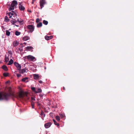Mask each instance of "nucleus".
<instances>
[{
    "mask_svg": "<svg viewBox=\"0 0 134 134\" xmlns=\"http://www.w3.org/2000/svg\"><path fill=\"white\" fill-rule=\"evenodd\" d=\"M42 115V110H41V114H40V115L41 116Z\"/></svg>",
    "mask_w": 134,
    "mask_h": 134,
    "instance_id": "nucleus-42",
    "label": "nucleus"
},
{
    "mask_svg": "<svg viewBox=\"0 0 134 134\" xmlns=\"http://www.w3.org/2000/svg\"><path fill=\"white\" fill-rule=\"evenodd\" d=\"M45 116V115L44 114H43V113L42 112V116L44 117Z\"/></svg>",
    "mask_w": 134,
    "mask_h": 134,
    "instance_id": "nucleus-41",
    "label": "nucleus"
},
{
    "mask_svg": "<svg viewBox=\"0 0 134 134\" xmlns=\"http://www.w3.org/2000/svg\"><path fill=\"white\" fill-rule=\"evenodd\" d=\"M40 5L41 6V8H42V0H41L40 2Z\"/></svg>",
    "mask_w": 134,
    "mask_h": 134,
    "instance_id": "nucleus-35",
    "label": "nucleus"
},
{
    "mask_svg": "<svg viewBox=\"0 0 134 134\" xmlns=\"http://www.w3.org/2000/svg\"><path fill=\"white\" fill-rule=\"evenodd\" d=\"M28 12H30V13L31 12V10H28Z\"/></svg>",
    "mask_w": 134,
    "mask_h": 134,
    "instance_id": "nucleus-44",
    "label": "nucleus"
},
{
    "mask_svg": "<svg viewBox=\"0 0 134 134\" xmlns=\"http://www.w3.org/2000/svg\"><path fill=\"white\" fill-rule=\"evenodd\" d=\"M28 78L27 77H25L23 78L22 79V81L24 82H25V81L28 79Z\"/></svg>",
    "mask_w": 134,
    "mask_h": 134,
    "instance_id": "nucleus-30",
    "label": "nucleus"
},
{
    "mask_svg": "<svg viewBox=\"0 0 134 134\" xmlns=\"http://www.w3.org/2000/svg\"><path fill=\"white\" fill-rule=\"evenodd\" d=\"M15 25L16 26H17V27H18L19 26L18 25Z\"/></svg>",
    "mask_w": 134,
    "mask_h": 134,
    "instance_id": "nucleus-47",
    "label": "nucleus"
},
{
    "mask_svg": "<svg viewBox=\"0 0 134 134\" xmlns=\"http://www.w3.org/2000/svg\"><path fill=\"white\" fill-rule=\"evenodd\" d=\"M41 104H40V103H38L37 102V105L38 106H40Z\"/></svg>",
    "mask_w": 134,
    "mask_h": 134,
    "instance_id": "nucleus-40",
    "label": "nucleus"
},
{
    "mask_svg": "<svg viewBox=\"0 0 134 134\" xmlns=\"http://www.w3.org/2000/svg\"><path fill=\"white\" fill-rule=\"evenodd\" d=\"M30 38V37L28 36H25L23 38V41H26L28 40H29Z\"/></svg>",
    "mask_w": 134,
    "mask_h": 134,
    "instance_id": "nucleus-18",
    "label": "nucleus"
},
{
    "mask_svg": "<svg viewBox=\"0 0 134 134\" xmlns=\"http://www.w3.org/2000/svg\"><path fill=\"white\" fill-rule=\"evenodd\" d=\"M53 121L54 122V124L56 125H57V126H59V124L57 123L55 121V120L54 119H53Z\"/></svg>",
    "mask_w": 134,
    "mask_h": 134,
    "instance_id": "nucleus-21",
    "label": "nucleus"
},
{
    "mask_svg": "<svg viewBox=\"0 0 134 134\" xmlns=\"http://www.w3.org/2000/svg\"><path fill=\"white\" fill-rule=\"evenodd\" d=\"M31 88L32 91L36 93H40L42 91V90L40 88H37L35 87H31Z\"/></svg>",
    "mask_w": 134,
    "mask_h": 134,
    "instance_id": "nucleus-4",
    "label": "nucleus"
},
{
    "mask_svg": "<svg viewBox=\"0 0 134 134\" xmlns=\"http://www.w3.org/2000/svg\"><path fill=\"white\" fill-rule=\"evenodd\" d=\"M9 74L8 73H3V75L5 77H7L8 76Z\"/></svg>",
    "mask_w": 134,
    "mask_h": 134,
    "instance_id": "nucleus-31",
    "label": "nucleus"
},
{
    "mask_svg": "<svg viewBox=\"0 0 134 134\" xmlns=\"http://www.w3.org/2000/svg\"><path fill=\"white\" fill-rule=\"evenodd\" d=\"M40 77L39 75L37 74H34V78L35 79H38Z\"/></svg>",
    "mask_w": 134,
    "mask_h": 134,
    "instance_id": "nucleus-17",
    "label": "nucleus"
},
{
    "mask_svg": "<svg viewBox=\"0 0 134 134\" xmlns=\"http://www.w3.org/2000/svg\"><path fill=\"white\" fill-rule=\"evenodd\" d=\"M9 94L4 93H0V100L8 99L10 96L12 97H15L16 96L14 94L13 92H11L10 90H9Z\"/></svg>",
    "mask_w": 134,
    "mask_h": 134,
    "instance_id": "nucleus-1",
    "label": "nucleus"
},
{
    "mask_svg": "<svg viewBox=\"0 0 134 134\" xmlns=\"http://www.w3.org/2000/svg\"><path fill=\"white\" fill-rule=\"evenodd\" d=\"M41 20V19H40L39 18H37L36 19V22L37 23H39L40 20Z\"/></svg>",
    "mask_w": 134,
    "mask_h": 134,
    "instance_id": "nucleus-33",
    "label": "nucleus"
},
{
    "mask_svg": "<svg viewBox=\"0 0 134 134\" xmlns=\"http://www.w3.org/2000/svg\"><path fill=\"white\" fill-rule=\"evenodd\" d=\"M17 21L20 24H23V20L20 18L18 19Z\"/></svg>",
    "mask_w": 134,
    "mask_h": 134,
    "instance_id": "nucleus-15",
    "label": "nucleus"
},
{
    "mask_svg": "<svg viewBox=\"0 0 134 134\" xmlns=\"http://www.w3.org/2000/svg\"><path fill=\"white\" fill-rule=\"evenodd\" d=\"M55 118L58 121H59L60 120V117L58 115L56 116Z\"/></svg>",
    "mask_w": 134,
    "mask_h": 134,
    "instance_id": "nucleus-26",
    "label": "nucleus"
},
{
    "mask_svg": "<svg viewBox=\"0 0 134 134\" xmlns=\"http://www.w3.org/2000/svg\"><path fill=\"white\" fill-rule=\"evenodd\" d=\"M35 1H36V0H32V3L33 4L34 2Z\"/></svg>",
    "mask_w": 134,
    "mask_h": 134,
    "instance_id": "nucleus-46",
    "label": "nucleus"
},
{
    "mask_svg": "<svg viewBox=\"0 0 134 134\" xmlns=\"http://www.w3.org/2000/svg\"><path fill=\"white\" fill-rule=\"evenodd\" d=\"M25 49L27 51H30L31 52H32L34 48L31 46H28L26 47L25 48Z\"/></svg>",
    "mask_w": 134,
    "mask_h": 134,
    "instance_id": "nucleus-9",
    "label": "nucleus"
},
{
    "mask_svg": "<svg viewBox=\"0 0 134 134\" xmlns=\"http://www.w3.org/2000/svg\"><path fill=\"white\" fill-rule=\"evenodd\" d=\"M25 96V94L22 91H20L19 94V97L20 98H23Z\"/></svg>",
    "mask_w": 134,
    "mask_h": 134,
    "instance_id": "nucleus-13",
    "label": "nucleus"
},
{
    "mask_svg": "<svg viewBox=\"0 0 134 134\" xmlns=\"http://www.w3.org/2000/svg\"><path fill=\"white\" fill-rule=\"evenodd\" d=\"M43 24L45 25H47L48 24V22L47 21L43 20Z\"/></svg>",
    "mask_w": 134,
    "mask_h": 134,
    "instance_id": "nucleus-27",
    "label": "nucleus"
},
{
    "mask_svg": "<svg viewBox=\"0 0 134 134\" xmlns=\"http://www.w3.org/2000/svg\"><path fill=\"white\" fill-rule=\"evenodd\" d=\"M42 25V24L41 23H38L37 25V27H41Z\"/></svg>",
    "mask_w": 134,
    "mask_h": 134,
    "instance_id": "nucleus-29",
    "label": "nucleus"
},
{
    "mask_svg": "<svg viewBox=\"0 0 134 134\" xmlns=\"http://www.w3.org/2000/svg\"><path fill=\"white\" fill-rule=\"evenodd\" d=\"M39 82L40 83H42V81H39Z\"/></svg>",
    "mask_w": 134,
    "mask_h": 134,
    "instance_id": "nucleus-43",
    "label": "nucleus"
},
{
    "mask_svg": "<svg viewBox=\"0 0 134 134\" xmlns=\"http://www.w3.org/2000/svg\"><path fill=\"white\" fill-rule=\"evenodd\" d=\"M59 115L62 118H63L64 117V115L63 114H59Z\"/></svg>",
    "mask_w": 134,
    "mask_h": 134,
    "instance_id": "nucleus-34",
    "label": "nucleus"
},
{
    "mask_svg": "<svg viewBox=\"0 0 134 134\" xmlns=\"http://www.w3.org/2000/svg\"><path fill=\"white\" fill-rule=\"evenodd\" d=\"M27 28L29 30L30 32H32L34 30V26L31 25H29L27 27Z\"/></svg>",
    "mask_w": 134,
    "mask_h": 134,
    "instance_id": "nucleus-6",
    "label": "nucleus"
},
{
    "mask_svg": "<svg viewBox=\"0 0 134 134\" xmlns=\"http://www.w3.org/2000/svg\"><path fill=\"white\" fill-rule=\"evenodd\" d=\"M12 52L11 51H8V53H7L5 55L6 56L9 57L10 58H11L12 57Z\"/></svg>",
    "mask_w": 134,
    "mask_h": 134,
    "instance_id": "nucleus-10",
    "label": "nucleus"
},
{
    "mask_svg": "<svg viewBox=\"0 0 134 134\" xmlns=\"http://www.w3.org/2000/svg\"><path fill=\"white\" fill-rule=\"evenodd\" d=\"M10 22L12 24H14L17 22V21L16 20H13L10 21Z\"/></svg>",
    "mask_w": 134,
    "mask_h": 134,
    "instance_id": "nucleus-20",
    "label": "nucleus"
},
{
    "mask_svg": "<svg viewBox=\"0 0 134 134\" xmlns=\"http://www.w3.org/2000/svg\"><path fill=\"white\" fill-rule=\"evenodd\" d=\"M44 69H46V67H44Z\"/></svg>",
    "mask_w": 134,
    "mask_h": 134,
    "instance_id": "nucleus-49",
    "label": "nucleus"
},
{
    "mask_svg": "<svg viewBox=\"0 0 134 134\" xmlns=\"http://www.w3.org/2000/svg\"><path fill=\"white\" fill-rule=\"evenodd\" d=\"M17 4V2L16 1H13L12 2L9 8V11H11L14 9L16 7Z\"/></svg>",
    "mask_w": 134,
    "mask_h": 134,
    "instance_id": "nucleus-3",
    "label": "nucleus"
},
{
    "mask_svg": "<svg viewBox=\"0 0 134 134\" xmlns=\"http://www.w3.org/2000/svg\"><path fill=\"white\" fill-rule=\"evenodd\" d=\"M63 88L64 90H65V89L64 87H63Z\"/></svg>",
    "mask_w": 134,
    "mask_h": 134,
    "instance_id": "nucleus-45",
    "label": "nucleus"
},
{
    "mask_svg": "<svg viewBox=\"0 0 134 134\" xmlns=\"http://www.w3.org/2000/svg\"><path fill=\"white\" fill-rule=\"evenodd\" d=\"M52 124L51 122H48L44 124L45 127L46 128H48Z\"/></svg>",
    "mask_w": 134,
    "mask_h": 134,
    "instance_id": "nucleus-14",
    "label": "nucleus"
},
{
    "mask_svg": "<svg viewBox=\"0 0 134 134\" xmlns=\"http://www.w3.org/2000/svg\"><path fill=\"white\" fill-rule=\"evenodd\" d=\"M21 34L20 32H18V31H16L15 32V34L16 36H19Z\"/></svg>",
    "mask_w": 134,
    "mask_h": 134,
    "instance_id": "nucleus-25",
    "label": "nucleus"
},
{
    "mask_svg": "<svg viewBox=\"0 0 134 134\" xmlns=\"http://www.w3.org/2000/svg\"><path fill=\"white\" fill-rule=\"evenodd\" d=\"M13 63V60L12 59H10V61L9 62V63L8 64V65H10L12 64Z\"/></svg>",
    "mask_w": 134,
    "mask_h": 134,
    "instance_id": "nucleus-23",
    "label": "nucleus"
},
{
    "mask_svg": "<svg viewBox=\"0 0 134 134\" xmlns=\"http://www.w3.org/2000/svg\"><path fill=\"white\" fill-rule=\"evenodd\" d=\"M24 44H26V43L25 42H24Z\"/></svg>",
    "mask_w": 134,
    "mask_h": 134,
    "instance_id": "nucleus-48",
    "label": "nucleus"
},
{
    "mask_svg": "<svg viewBox=\"0 0 134 134\" xmlns=\"http://www.w3.org/2000/svg\"><path fill=\"white\" fill-rule=\"evenodd\" d=\"M19 44L18 42L17 41H14L13 43V45L14 47L17 46Z\"/></svg>",
    "mask_w": 134,
    "mask_h": 134,
    "instance_id": "nucleus-19",
    "label": "nucleus"
},
{
    "mask_svg": "<svg viewBox=\"0 0 134 134\" xmlns=\"http://www.w3.org/2000/svg\"><path fill=\"white\" fill-rule=\"evenodd\" d=\"M8 14L9 16V18H11L13 20H15L17 18V14L13 11H12L11 12L8 13Z\"/></svg>",
    "mask_w": 134,
    "mask_h": 134,
    "instance_id": "nucleus-2",
    "label": "nucleus"
},
{
    "mask_svg": "<svg viewBox=\"0 0 134 134\" xmlns=\"http://www.w3.org/2000/svg\"><path fill=\"white\" fill-rule=\"evenodd\" d=\"M17 76L18 77H19L21 76V75L19 74H17Z\"/></svg>",
    "mask_w": 134,
    "mask_h": 134,
    "instance_id": "nucleus-38",
    "label": "nucleus"
},
{
    "mask_svg": "<svg viewBox=\"0 0 134 134\" xmlns=\"http://www.w3.org/2000/svg\"><path fill=\"white\" fill-rule=\"evenodd\" d=\"M47 3L45 1V0H42V8L43 7L44 5L46 4Z\"/></svg>",
    "mask_w": 134,
    "mask_h": 134,
    "instance_id": "nucleus-22",
    "label": "nucleus"
},
{
    "mask_svg": "<svg viewBox=\"0 0 134 134\" xmlns=\"http://www.w3.org/2000/svg\"><path fill=\"white\" fill-rule=\"evenodd\" d=\"M10 32L8 30H6V34L7 35L9 36L10 35Z\"/></svg>",
    "mask_w": 134,
    "mask_h": 134,
    "instance_id": "nucleus-28",
    "label": "nucleus"
},
{
    "mask_svg": "<svg viewBox=\"0 0 134 134\" xmlns=\"http://www.w3.org/2000/svg\"><path fill=\"white\" fill-rule=\"evenodd\" d=\"M28 71V70L27 69H21L19 70V72L20 73L24 74L25 72H26Z\"/></svg>",
    "mask_w": 134,
    "mask_h": 134,
    "instance_id": "nucleus-8",
    "label": "nucleus"
},
{
    "mask_svg": "<svg viewBox=\"0 0 134 134\" xmlns=\"http://www.w3.org/2000/svg\"><path fill=\"white\" fill-rule=\"evenodd\" d=\"M53 37V36H48L46 35L45 36V38L47 40H48L52 39Z\"/></svg>",
    "mask_w": 134,
    "mask_h": 134,
    "instance_id": "nucleus-12",
    "label": "nucleus"
},
{
    "mask_svg": "<svg viewBox=\"0 0 134 134\" xmlns=\"http://www.w3.org/2000/svg\"><path fill=\"white\" fill-rule=\"evenodd\" d=\"M3 69H4L5 71H7L8 70V68L5 65H3L2 66Z\"/></svg>",
    "mask_w": 134,
    "mask_h": 134,
    "instance_id": "nucleus-24",
    "label": "nucleus"
},
{
    "mask_svg": "<svg viewBox=\"0 0 134 134\" xmlns=\"http://www.w3.org/2000/svg\"><path fill=\"white\" fill-rule=\"evenodd\" d=\"M25 57L26 58L30 61L34 62L36 60L35 57L31 55L26 56Z\"/></svg>",
    "mask_w": 134,
    "mask_h": 134,
    "instance_id": "nucleus-5",
    "label": "nucleus"
},
{
    "mask_svg": "<svg viewBox=\"0 0 134 134\" xmlns=\"http://www.w3.org/2000/svg\"><path fill=\"white\" fill-rule=\"evenodd\" d=\"M31 99L32 100H35V99L34 97H31Z\"/></svg>",
    "mask_w": 134,
    "mask_h": 134,
    "instance_id": "nucleus-39",
    "label": "nucleus"
},
{
    "mask_svg": "<svg viewBox=\"0 0 134 134\" xmlns=\"http://www.w3.org/2000/svg\"><path fill=\"white\" fill-rule=\"evenodd\" d=\"M19 8L20 10H24L25 9V8L23 6L21 3H20L19 5Z\"/></svg>",
    "mask_w": 134,
    "mask_h": 134,
    "instance_id": "nucleus-7",
    "label": "nucleus"
},
{
    "mask_svg": "<svg viewBox=\"0 0 134 134\" xmlns=\"http://www.w3.org/2000/svg\"><path fill=\"white\" fill-rule=\"evenodd\" d=\"M9 20V19H8V17L7 16H5V21H8Z\"/></svg>",
    "mask_w": 134,
    "mask_h": 134,
    "instance_id": "nucleus-32",
    "label": "nucleus"
},
{
    "mask_svg": "<svg viewBox=\"0 0 134 134\" xmlns=\"http://www.w3.org/2000/svg\"><path fill=\"white\" fill-rule=\"evenodd\" d=\"M34 103L33 102H32L31 103V106L32 108H34Z\"/></svg>",
    "mask_w": 134,
    "mask_h": 134,
    "instance_id": "nucleus-36",
    "label": "nucleus"
},
{
    "mask_svg": "<svg viewBox=\"0 0 134 134\" xmlns=\"http://www.w3.org/2000/svg\"><path fill=\"white\" fill-rule=\"evenodd\" d=\"M10 58L9 57H8L6 55H5V61L6 62H8L9 60V59Z\"/></svg>",
    "mask_w": 134,
    "mask_h": 134,
    "instance_id": "nucleus-16",
    "label": "nucleus"
},
{
    "mask_svg": "<svg viewBox=\"0 0 134 134\" xmlns=\"http://www.w3.org/2000/svg\"><path fill=\"white\" fill-rule=\"evenodd\" d=\"M46 101H47V103H48L47 104H50V100H47Z\"/></svg>",
    "mask_w": 134,
    "mask_h": 134,
    "instance_id": "nucleus-37",
    "label": "nucleus"
},
{
    "mask_svg": "<svg viewBox=\"0 0 134 134\" xmlns=\"http://www.w3.org/2000/svg\"><path fill=\"white\" fill-rule=\"evenodd\" d=\"M14 65L16 67L18 70L19 71L21 69V66L18 64L16 62H15L14 63Z\"/></svg>",
    "mask_w": 134,
    "mask_h": 134,
    "instance_id": "nucleus-11",
    "label": "nucleus"
}]
</instances>
